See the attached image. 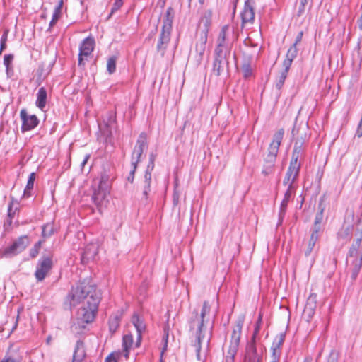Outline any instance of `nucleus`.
<instances>
[{
	"label": "nucleus",
	"instance_id": "f257e3e1",
	"mask_svg": "<svg viewBox=\"0 0 362 362\" xmlns=\"http://www.w3.org/2000/svg\"><path fill=\"white\" fill-rule=\"evenodd\" d=\"M71 297L74 305L81 303V306L77 311L71 329L75 334H81L86 329V325L95 317L101 300L100 293L94 284L83 281L72 289Z\"/></svg>",
	"mask_w": 362,
	"mask_h": 362
},
{
	"label": "nucleus",
	"instance_id": "f03ea898",
	"mask_svg": "<svg viewBox=\"0 0 362 362\" xmlns=\"http://www.w3.org/2000/svg\"><path fill=\"white\" fill-rule=\"evenodd\" d=\"M227 26L222 28L217 40V46L214 50V61L212 72L216 76H220L228 66V57L230 55V49L226 45Z\"/></svg>",
	"mask_w": 362,
	"mask_h": 362
},
{
	"label": "nucleus",
	"instance_id": "7ed1b4c3",
	"mask_svg": "<svg viewBox=\"0 0 362 362\" xmlns=\"http://www.w3.org/2000/svg\"><path fill=\"white\" fill-rule=\"evenodd\" d=\"M284 135V129H279L273 136L272 141L269 146L268 153L265 158V163H267V165L262 170V173L265 175H269L272 171Z\"/></svg>",
	"mask_w": 362,
	"mask_h": 362
},
{
	"label": "nucleus",
	"instance_id": "20e7f679",
	"mask_svg": "<svg viewBox=\"0 0 362 362\" xmlns=\"http://www.w3.org/2000/svg\"><path fill=\"white\" fill-rule=\"evenodd\" d=\"M243 322V319H239L236 322V325L232 332L229 349L226 356V362H234L235 361V355L239 349Z\"/></svg>",
	"mask_w": 362,
	"mask_h": 362
},
{
	"label": "nucleus",
	"instance_id": "39448f33",
	"mask_svg": "<svg viewBox=\"0 0 362 362\" xmlns=\"http://www.w3.org/2000/svg\"><path fill=\"white\" fill-rule=\"evenodd\" d=\"M210 310L211 308L209 303L204 301L199 315L197 311H193L192 316L189 321L190 331L196 329L197 334H204L203 332L204 317L206 314L209 313Z\"/></svg>",
	"mask_w": 362,
	"mask_h": 362
},
{
	"label": "nucleus",
	"instance_id": "423d86ee",
	"mask_svg": "<svg viewBox=\"0 0 362 362\" xmlns=\"http://www.w3.org/2000/svg\"><path fill=\"white\" fill-rule=\"evenodd\" d=\"M30 244L27 235H22L17 238L11 245L4 249L3 255L6 257H11L23 252Z\"/></svg>",
	"mask_w": 362,
	"mask_h": 362
},
{
	"label": "nucleus",
	"instance_id": "0eeeda50",
	"mask_svg": "<svg viewBox=\"0 0 362 362\" xmlns=\"http://www.w3.org/2000/svg\"><path fill=\"white\" fill-rule=\"evenodd\" d=\"M52 259L50 257H42L36 266L35 276L37 281H42L52 268Z\"/></svg>",
	"mask_w": 362,
	"mask_h": 362
},
{
	"label": "nucleus",
	"instance_id": "6e6552de",
	"mask_svg": "<svg viewBox=\"0 0 362 362\" xmlns=\"http://www.w3.org/2000/svg\"><path fill=\"white\" fill-rule=\"evenodd\" d=\"M263 354V348L257 347L256 341L251 339L246 346L245 361V362L262 361Z\"/></svg>",
	"mask_w": 362,
	"mask_h": 362
},
{
	"label": "nucleus",
	"instance_id": "1a4fd4ad",
	"mask_svg": "<svg viewBox=\"0 0 362 362\" xmlns=\"http://www.w3.org/2000/svg\"><path fill=\"white\" fill-rule=\"evenodd\" d=\"M147 146V135L145 132H141L136 141V145L132 153V164L138 165L140 158L144 152V149Z\"/></svg>",
	"mask_w": 362,
	"mask_h": 362
},
{
	"label": "nucleus",
	"instance_id": "9d476101",
	"mask_svg": "<svg viewBox=\"0 0 362 362\" xmlns=\"http://www.w3.org/2000/svg\"><path fill=\"white\" fill-rule=\"evenodd\" d=\"M116 117L113 112L110 111L104 117L103 122L99 124V128L104 136L107 139L112 136V129L115 127Z\"/></svg>",
	"mask_w": 362,
	"mask_h": 362
},
{
	"label": "nucleus",
	"instance_id": "9b49d317",
	"mask_svg": "<svg viewBox=\"0 0 362 362\" xmlns=\"http://www.w3.org/2000/svg\"><path fill=\"white\" fill-rule=\"evenodd\" d=\"M300 169V168L298 166L289 164L286 175L283 180L284 185L287 186V188H289V190L296 189L295 182L299 175Z\"/></svg>",
	"mask_w": 362,
	"mask_h": 362
},
{
	"label": "nucleus",
	"instance_id": "f8f14e48",
	"mask_svg": "<svg viewBox=\"0 0 362 362\" xmlns=\"http://www.w3.org/2000/svg\"><path fill=\"white\" fill-rule=\"evenodd\" d=\"M20 117L22 120V132L32 130L39 124V119L37 116L35 115H28L25 109L21 110Z\"/></svg>",
	"mask_w": 362,
	"mask_h": 362
},
{
	"label": "nucleus",
	"instance_id": "ddd939ff",
	"mask_svg": "<svg viewBox=\"0 0 362 362\" xmlns=\"http://www.w3.org/2000/svg\"><path fill=\"white\" fill-rule=\"evenodd\" d=\"M108 194L109 190H107L105 187L104 189H102L97 187L93 189L92 200L100 211H101L102 208L103 207V206L105 205V203L107 202V197Z\"/></svg>",
	"mask_w": 362,
	"mask_h": 362
},
{
	"label": "nucleus",
	"instance_id": "4468645a",
	"mask_svg": "<svg viewBox=\"0 0 362 362\" xmlns=\"http://www.w3.org/2000/svg\"><path fill=\"white\" fill-rule=\"evenodd\" d=\"M207 30H202L199 34V37L195 44V52L199 55V60H202L206 50L207 42Z\"/></svg>",
	"mask_w": 362,
	"mask_h": 362
},
{
	"label": "nucleus",
	"instance_id": "2eb2a0df",
	"mask_svg": "<svg viewBox=\"0 0 362 362\" xmlns=\"http://www.w3.org/2000/svg\"><path fill=\"white\" fill-rule=\"evenodd\" d=\"M170 33H171L170 32L161 30V33L160 34L156 46V50L158 52L160 53L162 57L164 56L168 45L170 42Z\"/></svg>",
	"mask_w": 362,
	"mask_h": 362
},
{
	"label": "nucleus",
	"instance_id": "dca6fc26",
	"mask_svg": "<svg viewBox=\"0 0 362 362\" xmlns=\"http://www.w3.org/2000/svg\"><path fill=\"white\" fill-rule=\"evenodd\" d=\"M296 189H290L289 188H287L286 192L284 193V197L283 200L281 201V205H280V209L279 212V222L278 226L281 225L283 222L284 218L286 214L288 202L291 197L292 194L295 192Z\"/></svg>",
	"mask_w": 362,
	"mask_h": 362
},
{
	"label": "nucleus",
	"instance_id": "f3484780",
	"mask_svg": "<svg viewBox=\"0 0 362 362\" xmlns=\"http://www.w3.org/2000/svg\"><path fill=\"white\" fill-rule=\"evenodd\" d=\"M316 308V295L311 294L308 298L304 310L303 315L307 317V320L311 319L315 313Z\"/></svg>",
	"mask_w": 362,
	"mask_h": 362
},
{
	"label": "nucleus",
	"instance_id": "a211bd4d",
	"mask_svg": "<svg viewBox=\"0 0 362 362\" xmlns=\"http://www.w3.org/2000/svg\"><path fill=\"white\" fill-rule=\"evenodd\" d=\"M95 40L93 37H88L85 38L79 47V53L81 56L88 57L94 49Z\"/></svg>",
	"mask_w": 362,
	"mask_h": 362
},
{
	"label": "nucleus",
	"instance_id": "6ab92c4d",
	"mask_svg": "<svg viewBox=\"0 0 362 362\" xmlns=\"http://www.w3.org/2000/svg\"><path fill=\"white\" fill-rule=\"evenodd\" d=\"M241 17L243 23H252L254 21L255 11L249 0H247L245 3L243 11L241 13Z\"/></svg>",
	"mask_w": 362,
	"mask_h": 362
},
{
	"label": "nucleus",
	"instance_id": "aec40b11",
	"mask_svg": "<svg viewBox=\"0 0 362 362\" xmlns=\"http://www.w3.org/2000/svg\"><path fill=\"white\" fill-rule=\"evenodd\" d=\"M86 357V351L83 343L78 340L75 346L71 362H82Z\"/></svg>",
	"mask_w": 362,
	"mask_h": 362
},
{
	"label": "nucleus",
	"instance_id": "412c9836",
	"mask_svg": "<svg viewBox=\"0 0 362 362\" xmlns=\"http://www.w3.org/2000/svg\"><path fill=\"white\" fill-rule=\"evenodd\" d=\"M297 47H296V45H292L286 53V59L283 62V67L286 68V69H290L292 62L293 59L297 57Z\"/></svg>",
	"mask_w": 362,
	"mask_h": 362
},
{
	"label": "nucleus",
	"instance_id": "4be33fe9",
	"mask_svg": "<svg viewBox=\"0 0 362 362\" xmlns=\"http://www.w3.org/2000/svg\"><path fill=\"white\" fill-rule=\"evenodd\" d=\"M47 100V93L45 87L39 88L37 93V100L35 101L36 106L41 110H44L46 107Z\"/></svg>",
	"mask_w": 362,
	"mask_h": 362
},
{
	"label": "nucleus",
	"instance_id": "5701e85b",
	"mask_svg": "<svg viewBox=\"0 0 362 362\" xmlns=\"http://www.w3.org/2000/svg\"><path fill=\"white\" fill-rule=\"evenodd\" d=\"M98 254V246L95 244H90L87 245L82 255V261L88 262L93 260Z\"/></svg>",
	"mask_w": 362,
	"mask_h": 362
},
{
	"label": "nucleus",
	"instance_id": "b1692460",
	"mask_svg": "<svg viewBox=\"0 0 362 362\" xmlns=\"http://www.w3.org/2000/svg\"><path fill=\"white\" fill-rule=\"evenodd\" d=\"M174 18V11L171 7H169L165 14L163 19V25L161 30L171 33L172 24Z\"/></svg>",
	"mask_w": 362,
	"mask_h": 362
},
{
	"label": "nucleus",
	"instance_id": "393cba45",
	"mask_svg": "<svg viewBox=\"0 0 362 362\" xmlns=\"http://www.w3.org/2000/svg\"><path fill=\"white\" fill-rule=\"evenodd\" d=\"M151 173L146 172L144 175V180L142 182V194L143 197L146 200L148 199L149 192H151Z\"/></svg>",
	"mask_w": 362,
	"mask_h": 362
},
{
	"label": "nucleus",
	"instance_id": "a878e982",
	"mask_svg": "<svg viewBox=\"0 0 362 362\" xmlns=\"http://www.w3.org/2000/svg\"><path fill=\"white\" fill-rule=\"evenodd\" d=\"M354 260L351 262V278L352 280H355L362 267V255L360 257H354Z\"/></svg>",
	"mask_w": 362,
	"mask_h": 362
},
{
	"label": "nucleus",
	"instance_id": "bb28decb",
	"mask_svg": "<svg viewBox=\"0 0 362 362\" xmlns=\"http://www.w3.org/2000/svg\"><path fill=\"white\" fill-rule=\"evenodd\" d=\"M131 322L135 327L137 334H142L146 330L144 320L141 318L137 313H135L133 314Z\"/></svg>",
	"mask_w": 362,
	"mask_h": 362
},
{
	"label": "nucleus",
	"instance_id": "cd10ccee",
	"mask_svg": "<svg viewBox=\"0 0 362 362\" xmlns=\"http://www.w3.org/2000/svg\"><path fill=\"white\" fill-rule=\"evenodd\" d=\"M362 237L358 238L356 240V241L351 245L349 250V257H360V255H362V245H361Z\"/></svg>",
	"mask_w": 362,
	"mask_h": 362
},
{
	"label": "nucleus",
	"instance_id": "c85d7f7f",
	"mask_svg": "<svg viewBox=\"0 0 362 362\" xmlns=\"http://www.w3.org/2000/svg\"><path fill=\"white\" fill-rule=\"evenodd\" d=\"M133 345V336L132 334H126L123 337L122 347L124 356L126 358H129V349Z\"/></svg>",
	"mask_w": 362,
	"mask_h": 362
},
{
	"label": "nucleus",
	"instance_id": "c756f323",
	"mask_svg": "<svg viewBox=\"0 0 362 362\" xmlns=\"http://www.w3.org/2000/svg\"><path fill=\"white\" fill-rule=\"evenodd\" d=\"M325 209V205L324 204V197L320 198L318 206H317V211L315 214L314 223H322L324 217V211Z\"/></svg>",
	"mask_w": 362,
	"mask_h": 362
},
{
	"label": "nucleus",
	"instance_id": "7c9ffc66",
	"mask_svg": "<svg viewBox=\"0 0 362 362\" xmlns=\"http://www.w3.org/2000/svg\"><path fill=\"white\" fill-rule=\"evenodd\" d=\"M197 339L194 343V347L196 351V357L198 361L204 362V359L201 356V349H202V342L204 338V334H197L196 333Z\"/></svg>",
	"mask_w": 362,
	"mask_h": 362
},
{
	"label": "nucleus",
	"instance_id": "2f4dec72",
	"mask_svg": "<svg viewBox=\"0 0 362 362\" xmlns=\"http://www.w3.org/2000/svg\"><path fill=\"white\" fill-rule=\"evenodd\" d=\"M35 178H36L35 173H31L29 175L26 187L23 192L24 197H28L30 196V192L33 188L34 182H35Z\"/></svg>",
	"mask_w": 362,
	"mask_h": 362
},
{
	"label": "nucleus",
	"instance_id": "473e14b6",
	"mask_svg": "<svg viewBox=\"0 0 362 362\" xmlns=\"http://www.w3.org/2000/svg\"><path fill=\"white\" fill-rule=\"evenodd\" d=\"M286 334L284 332L278 334L274 338L271 348L281 350L285 340Z\"/></svg>",
	"mask_w": 362,
	"mask_h": 362
},
{
	"label": "nucleus",
	"instance_id": "72a5a7b5",
	"mask_svg": "<svg viewBox=\"0 0 362 362\" xmlns=\"http://www.w3.org/2000/svg\"><path fill=\"white\" fill-rule=\"evenodd\" d=\"M319 238V235L310 234V238L309 239L307 248L305 251V256L308 257L311 254Z\"/></svg>",
	"mask_w": 362,
	"mask_h": 362
},
{
	"label": "nucleus",
	"instance_id": "f704fd0d",
	"mask_svg": "<svg viewBox=\"0 0 362 362\" xmlns=\"http://www.w3.org/2000/svg\"><path fill=\"white\" fill-rule=\"evenodd\" d=\"M62 4H63V1L60 0L59 4L55 7L54 13L52 14V20L49 23V28H52L53 25H54L55 23L59 20L60 15H61Z\"/></svg>",
	"mask_w": 362,
	"mask_h": 362
},
{
	"label": "nucleus",
	"instance_id": "c9c22d12",
	"mask_svg": "<svg viewBox=\"0 0 362 362\" xmlns=\"http://www.w3.org/2000/svg\"><path fill=\"white\" fill-rule=\"evenodd\" d=\"M288 71H289V69H286V68H284V70L281 72L280 75L279 76V77L276 81V83H275V87L279 90H280L281 89V88L283 87L285 80L287 77Z\"/></svg>",
	"mask_w": 362,
	"mask_h": 362
},
{
	"label": "nucleus",
	"instance_id": "e433bc0d",
	"mask_svg": "<svg viewBox=\"0 0 362 362\" xmlns=\"http://www.w3.org/2000/svg\"><path fill=\"white\" fill-rule=\"evenodd\" d=\"M54 233L53 223H47L42 226V235L44 238H49Z\"/></svg>",
	"mask_w": 362,
	"mask_h": 362
},
{
	"label": "nucleus",
	"instance_id": "4c0bfd02",
	"mask_svg": "<svg viewBox=\"0 0 362 362\" xmlns=\"http://www.w3.org/2000/svg\"><path fill=\"white\" fill-rule=\"evenodd\" d=\"M242 71L243 74V77L245 78H247L252 76L253 70L252 66L250 64V59L245 61L242 66Z\"/></svg>",
	"mask_w": 362,
	"mask_h": 362
},
{
	"label": "nucleus",
	"instance_id": "58836bf2",
	"mask_svg": "<svg viewBox=\"0 0 362 362\" xmlns=\"http://www.w3.org/2000/svg\"><path fill=\"white\" fill-rule=\"evenodd\" d=\"M211 12L210 11H205L200 19V23H202L205 28L204 30L208 31V28L211 24Z\"/></svg>",
	"mask_w": 362,
	"mask_h": 362
},
{
	"label": "nucleus",
	"instance_id": "ea45409f",
	"mask_svg": "<svg viewBox=\"0 0 362 362\" xmlns=\"http://www.w3.org/2000/svg\"><path fill=\"white\" fill-rule=\"evenodd\" d=\"M18 210V203L17 202H14L13 199H12V200L9 203L8 207V217L11 218H13Z\"/></svg>",
	"mask_w": 362,
	"mask_h": 362
},
{
	"label": "nucleus",
	"instance_id": "a19ab883",
	"mask_svg": "<svg viewBox=\"0 0 362 362\" xmlns=\"http://www.w3.org/2000/svg\"><path fill=\"white\" fill-rule=\"evenodd\" d=\"M303 156V154H302L301 153L293 151L291 160L289 164H291L295 166H298L299 168H300L301 163L299 161V160L302 158Z\"/></svg>",
	"mask_w": 362,
	"mask_h": 362
},
{
	"label": "nucleus",
	"instance_id": "79ce46f5",
	"mask_svg": "<svg viewBox=\"0 0 362 362\" xmlns=\"http://www.w3.org/2000/svg\"><path fill=\"white\" fill-rule=\"evenodd\" d=\"M116 62L117 57L115 56H112L108 59L107 62V70L109 72V74H112L115 71Z\"/></svg>",
	"mask_w": 362,
	"mask_h": 362
},
{
	"label": "nucleus",
	"instance_id": "37998d69",
	"mask_svg": "<svg viewBox=\"0 0 362 362\" xmlns=\"http://www.w3.org/2000/svg\"><path fill=\"white\" fill-rule=\"evenodd\" d=\"M120 317L119 316H114L110 317L109 320V327L111 332H115L119 325Z\"/></svg>",
	"mask_w": 362,
	"mask_h": 362
},
{
	"label": "nucleus",
	"instance_id": "c03bdc74",
	"mask_svg": "<svg viewBox=\"0 0 362 362\" xmlns=\"http://www.w3.org/2000/svg\"><path fill=\"white\" fill-rule=\"evenodd\" d=\"M164 334L162 339L163 348L161 350V355L164 354V352L167 350L168 348V341L169 337V328L168 327H165L164 328Z\"/></svg>",
	"mask_w": 362,
	"mask_h": 362
},
{
	"label": "nucleus",
	"instance_id": "a18cd8bd",
	"mask_svg": "<svg viewBox=\"0 0 362 362\" xmlns=\"http://www.w3.org/2000/svg\"><path fill=\"white\" fill-rule=\"evenodd\" d=\"M262 323V314L259 313V315L258 316L257 321L256 322V324L255 326V329H254L251 339L255 340V339L261 329Z\"/></svg>",
	"mask_w": 362,
	"mask_h": 362
},
{
	"label": "nucleus",
	"instance_id": "49530a36",
	"mask_svg": "<svg viewBox=\"0 0 362 362\" xmlns=\"http://www.w3.org/2000/svg\"><path fill=\"white\" fill-rule=\"evenodd\" d=\"M108 181H109V176L106 174H102L100 176V182L98 185V187L104 189L105 187L106 189L109 190Z\"/></svg>",
	"mask_w": 362,
	"mask_h": 362
},
{
	"label": "nucleus",
	"instance_id": "de8ad7c7",
	"mask_svg": "<svg viewBox=\"0 0 362 362\" xmlns=\"http://www.w3.org/2000/svg\"><path fill=\"white\" fill-rule=\"evenodd\" d=\"M271 350H272L271 362H279V359H280V357L281 355V351L275 349H272V348H271Z\"/></svg>",
	"mask_w": 362,
	"mask_h": 362
},
{
	"label": "nucleus",
	"instance_id": "09e8293b",
	"mask_svg": "<svg viewBox=\"0 0 362 362\" xmlns=\"http://www.w3.org/2000/svg\"><path fill=\"white\" fill-rule=\"evenodd\" d=\"M156 156L151 153L149 156V162L146 167V172L152 173L153 168H154V162L156 160Z\"/></svg>",
	"mask_w": 362,
	"mask_h": 362
},
{
	"label": "nucleus",
	"instance_id": "8fccbe9b",
	"mask_svg": "<svg viewBox=\"0 0 362 362\" xmlns=\"http://www.w3.org/2000/svg\"><path fill=\"white\" fill-rule=\"evenodd\" d=\"M322 232V227L320 223H313V227L310 229V234H314L320 236Z\"/></svg>",
	"mask_w": 362,
	"mask_h": 362
},
{
	"label": "nucleus",
	"instance_id": "3c124183",
	"mask_svg": "<svg viewBox=\"0 0 362 362\" xmlns=\"http://www.w3.org/2000/svg\"><path fill=\"white\" fill-rule=\"evenodd\" d=\"M293 151L298 152V153H301L302 154H303V153H304L303 141H296Z\"/></svg>",
	"mask_w": 362,
	"mask_h": 362
},
{
	"label": "nucleus",
	"instance_id": "603ef678",
	"mask_svg": "<svg viewBox=\"0 0 362 362\" xmlns=\"http://www.w3.org/2000/svg\"><path fill=\"white\" fill-rule=\"evenodd\" d=\"M13 59V54H6L4 57V64L5 65L6 70L8 71L9 69L10 64L12 63V61Z\"/></svg>",
	"mask_w": 362,
	"mask_h": 362
},
{
	"label": "nucleus",
	"instance_id": "864d4df0",
	"mask_svg": "<svg viewBox=\"0 0 362 362\" xmlns=\"http://www.w3.org/2000/svg\"><path fill=\"white\" fill-rule=\"evenodd\" d=\"M123 5V0H115L111 8L110 15L117 11Z\"/></svg>",
	"mask_w": 362,
	"mask_h": 362
},
{
	"label": "nucleus",
	"instance_id": "5fc2aeb1",
	"mask_svg": "<svg viewBox=\"0 0 362 362\" xmlns=\"http://www.w3.org/2000/svg\"><path fill=\"white\" fill-rule=\"evenodd\" d=\"M119 356V354L117 353H111L106 357L105 362H118Z\"/></svg>",
	"mask_w": 362,
	"mask_h": 362
},
{
	"label": "nucleus",
	"instance_id": "6e6d98bb",
	"mask_svg": "<svg viewBox=\"0 0 362 362\" xmlns=\"http://www.w3.org/2000/svg\"><path fill=\"white\" fill-rule=\"evenodd\" d=\"M132 170H130L129 172V174L127 177V180L130 182V183H133L134 182V175H135V172H136V168H137V165L136 164H132Z\"/></svg>",
	"mask_w": 362,
	"mask_h": 362
},
{
	"label": "nucleus",
	"instance_id": "4d7b16f0",
	"mask_svg": "<svg viewBox=\"0 0 362 362\" xmlns=\"http://www.w3.org/2000/svg\"><path fill=\"white\" fill-rule=\"evenodd\" d=\"M327 362H338V354L334 350H332L329 353Z\"/></svg>",
	"mask_w": 362,
	"mask_h": 362
},
{
	"label": "nucleus",
	"instance_id": "13d9d810",
	"mask_svg": "<svg viewBox=\"0 0 362 362\" xmlns=\"http://www.w3.org/2000/svg\"><path fill=\"white\" fill-rule=\"evenodd\" d=\"M355 136L358 138H361L362 136V116H361V119L358 124V127H357Z\"/></svg>",
	"mask_w": 362,
	"mask_h": 362
},
{
	"label": "nucleus",
	"instance_id": "bf43d9fd",
	"mask_svg": "<svg viewBox=\"0 0 362 362\" xmlns=\"http://www.w3.org/2000/svg\"><path fill=\"white\" fill-rule=\"evenodd\" d=\"M179 199H180V194L177 190H174L173 195V205L176 206L179 203Z\"/></svg>",
	"mask_w": 362,
	"mask_h": 362
},
{
	"label": "nucleus",
	"instance_id": "052dcab7",
	"mask_svg": "<svg viewBox=\"0 0 362 362\" xmlns=\"http://www.w3.org/2000/svg\"><path fill=\"white\" fill-rule=\"evenodd\" d=\"M303 31H300L296 37V40H295V42L293 44V45H296V47L297 46V45L301 42L302 40V38H303Z\"/></svg>",
	"mask_w": 362,
	"mask_h": 362
},
{
	"label": "nucleus",
	"instance_id": "680f3d73",
	"mask_svg": "<svg viewBox=\"0 0 362 362\" xmlns=\"http://www.w3.org/2000/svg\"><path fill=\"white\" fill-rule=\"evenodd\" d=\"M39 251L37 249H36L35 247H33L30 250V256L32 257V258H35L39 253Z\"/></svg>",
	"mask_w": 362,
	"mask_h": 362
},
{
	"label": "nucleus",
	"instance_id": "e2e57ef3",
	"mask_svg": "<svg viewBox=\"0 0 362 362\" xmlns=\"http://www.w3.org/2000/svg\"><path fill=\"white\" fill-rule=\"evenodd\" d=\"M83 57L84 56H81V53L78 54V64L80 66H85V62H84Z\"/></svg>",
	"mask_w": 362,
	"mask_h": 362
},
{
	"label": "nucleus",
	"instance_id": "0e129e2a",
	"mask_svg": "<svg viewBox=\"0 0 362 362\" xmlns=\"http://www.w3.org/2000/svg\"><path fill=\"white\" fill-rule=\"evenodd\" d=\"M308 0H300V6L299 7V12L304 11L305 6L307 4Z\"/></svg>",
	"mask_w": 362,
	"mask_h": 362
},
{
	"label": "nucleus",
	"instance_id": "69168bd1",
	"mask_svg": "<svg viewBox=\"0 0 362 362\" xmlns=\"http://www.w3.org/2000/svg\"><path fill=\"white\" fill-rule=\"evenodd\" d=\"M141 339H142V334H137V339H136V341L135 343L136 347L140 346L141 342Z\"/></svg>",
	"mask_w": 362,
	"mask_h": 362
},
{
	"label": "nucleus",
	"instance_id": "338daca9",
	"mask_svg": "<svg viewBox=\"0 0 362 362\" xmlns=\"http://www.w3.org/2000/svg\"><path fill=\"white\" fill-rule=\"evenodd\" d=\"M8 30H6L4 32V33H3V35H2L1 37V40H0V41H1V42H6V41H7V38H8Z\"/></svg>",
	"mask_w": 362,
	"mask_h": 362
},
{
	"label": "nucleus",
	"instance_id": "774afa93",
	"mask_svg": "<svg viewBox=\"0 0 362 362\" xmlns=\"http://www.w3.org/2000/svg\"><path fill=\"white\" fill-rule=\"evenodd\" d=\"M1 362H16L13 358H4Z\"/></svg>",
	"mask_w": 362,
	"mask_h": 362
}]
</instances>
